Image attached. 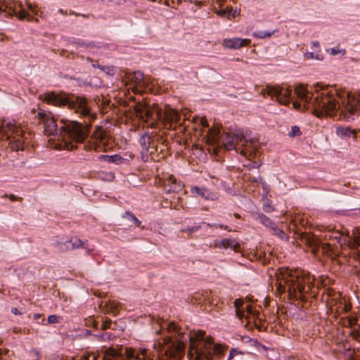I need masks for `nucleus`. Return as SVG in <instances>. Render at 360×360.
I'll return each instance as SVG.
<instances>
[{
	"label": "nucleus",
	"instance_id": "obj_1",
	"mask_svg": "<svg viewBox=\"0 0 360 360\" xmlns=\"http://www.w3.org/2000/svg\"><path fill=\"white\" fill-rule=\"evenodd\" d=\"M48 104L55 106H65L75 112L79 115L81 117L87 119L84 124L77 121H71L61 127L64 132V137L71 141L65 142V146L68 150L76 148L73 143H82L89 135L91 129V122L96 119V114L93 112L91 108V101L85 96L71 95L56 94L54 92H49L44 94L43 99Z\"/></svg>",
	"mask_w": 360,
	"mask_h": 360
},
{
	"label": "nucleus",
	"instance_id": "obj_2",
	"mask_svg": "<svg viewBox=\"0 0 360 360\" xmlns=\"http://www.w3.org/2000/svg\"><path fill=\"white\" fill-rule=\"evenodd\" d=\"M335 96L328 88L314 90L307 104V110L318 117L332 115L338 106L344 108L342 111L349 115L360 112V94L355 96L345 90H335Z\"/></svg>",
	"mask_w": 360,
	"mask_h": 360
},
{
	"label": "nucleus",
	"instance_id": "obj_3",
	"mask_svg": "<svg viewBox=\"0 0 360 360\" xmlns=\"http://www.w3.org/2000/svg\"><path fill=\"white\" fill-rule=\"evenodd\" d=\"M276 276V291L279 295L288 292L289 300H306L305 294L311 290L312 285L308 273L300 269L281 268Z\"/></svg>",
	"mask_w": 360,
	"mask_h": 360
},
{
	"label": "nucleus",
	"instance_id": "obj_4",
	"mask_svg": "<svg viewBox=\"0 0 360 360\" xmlns=\"http://www.w3.org/2000/svg\"><path fill=\"white\" fill-rule=\"evenodd\" d=\"M219 130L217 128L209 129L205 136L206 143L209 145L208 150H212L214 154H218L219 150L223 147L226 150L236 148V146L241 143L243 148L240 153L243 156L248 157L249 160L255 158L257 150V143L253 140H246L243 136H239L230 133H223L219 136Z\"/></svg>",
	"mask_w": 360,
	"mask_h": 360
},
{
	"label": "nucleus",
	"instance_id": "obj_5",
	"mask_svg": "<svg viewBox=\"0 0 360 360\" xmlns=\"http://www.w3.org/2000/svg\"><path fill=\"white\" fill-rule=\"evenodd\" d=\"M134 108L137 117L145 122H150V128H174L181 117L178 112L172 109L162 112L157 103L150 105L145 98L137 102Z\"/></svg>",
	"mask_w": 360,
	"mask_h": 360
},
{
	"label": "nucleus",
	"instance_id": "obj_6",
	"mask_svg": "<svg viewBox=\"0 0 360 360\" xmlns=\"http://www.w3.org/2000/svg\"><path fill=\"white\" fill-rule=\"evenodd\" d=\"M27 139L22 128L16 125L14 121L6 119L0 121V141H8V144L13 150H23Z\"/></svg>",
	"mask_w": 360,
	"mask_h": 360
},
{
	"label": "nucleus",
	"instance_id": "obj_7",
	"mask_svg": "<svg viewBox=\"0 0 360 360\" xmlns=\"http://www.w3.org/2000/svg\"><path fill=\"white\" fill-rule=\"evenodd\" d=\"M183 336L184 334L179 333L176 340H172L170 337H166L162 342L155 343L154 348L160 354L180 359L184 354L185 344L182 340Z\"/></svg>",
	"mask_w": 360,
	"mask_h": 360
},
{
	"label": "nucleus",
	"instance_id": "obj_8",
	"mask_svg": "<svg viewBox=\"0 0 360 360\" xmlns=\"http://www.w3.org/2000/svg\"><path fill=\"white\" fill-rule=\"evenodd\" d=\"M110 136L106 131L100 126H97L91 136L88 146L89 150H94L96 152H105L111 146L110 145Z\"/></svg>",
	"mask_w": 360,
	"mask_h": 360
},
{
	"label": "nucleus",
	"instance_id": "obj_9",
	"mask_svg": "<svg viewBox=\"0 0 360 360\" xmlns=\"http://www.w3.org/2000/svg\"><path fill=\"white\" fill-rule=\"evenodd\" d=\"M165 142L166 139L162 135L154 136L152 138L147 133L143 134L140 139V143L146 150L151 148V149H155V151H158V148H160L161 153H164V151L167 150V145L165 144Z\"/></svg>",
	"mask_w": 360,
	"mask_h": 360
},
{
	"label": "nucleus",
	"instance_id": "obj_10",
	"mask_svg": "<svg viewBox=\"0 0 360 360\" xmlns=\"http://www.w3.org/2000/svg\"><path fill=\"white\" fill-rule=\"evenodd\" d=\"M188 357L190 360H211L213 358L212 347L208 343H200L194 348H189Z\"/></svg>",
	"mask_w": 360,
	"mask_h": 360
},
{
	"label": "nucleus",
	"instance_id": "obj_11",
	"mask_svg": "<svg viewBox=\"0 0 360 360\" xmlns=\"http://www.w3.org/2000/svg\"><path fill=\"white\" fill-rule=\"evenodd\" d=\"M261 92L263 94V95L266 94L271 96V98L276 97V100L281 104L287 105L290 103L291 90L289 89L266 86V88L262 89Z\"/></svg>",
	"mask_w": 360,
	"mask_h": 360
},
{
	"label": "nucleus",
	"instance_id": "obj_12",
	"mask_svg": "<svg viewBox=\"0 0 360 360\" xmlns=\"http://www.w3.org/2000/svg\"><path fill=\"white\" fill-rule=\"evenodd\" d=\"M38 119L44 123V134L47 136L53 135L58 131L56 120L51 112L39 111L37 115Z\"/></svg>",
	"mask_w": 360,
	"mask_h": 360
},
{
	"label": "nucleus",
	"instance_id": "obj_13",
	"mask_svg": "<svg viewBox=\"0 0 360 360\" xmlns=\"http://www.w3.org/2000/svg\"><path fill=\"white\" fill-rule=\"evenodd\" d=\"M129 82L134 84L131 87L134 93H141L144 91L146 82L144 80V75L141 72H134V74L129 77Z\"/></svg>",
	"mask_w": 360,
	"mask_h": 360
},
{
	"label": "nucleus",
	"instance_id": "obj_14",
	"mask_svg": "<svg viewBox=\"0 0 360 360\" xmlns=\"http://www.w3.org/2000/svg\"><path fill=\"white\" fill-rule=\"evenodd\" d=\"M184 187V185L181 181H177L176 178L171 175L165 181V188L167 193H178L181 192Z\"/></svg>",
	"mask_w": 360,
	"mask_h": 360
},
{
	"label": "nucleus",
	"instance_id": "obj_15",
	"mask_svg": "<svg viewBox=\"0 0 360 360\" xmlns=\"http://www.w3.org/2000/svg\"><path fill=\"white\" fill-rule=\"evenodd\" d=\"M3 12L7 13L8 15L12 16L13 15H17L19 20H23L27 17H30L28 14L24 10H21L19 12L15 11V3L12 1H7L3 4Z\"/></svg>",
	"mask_w": 360,
	"mask_h": 360
},
{
	"label": "nucleus",
	"instance_id": "obj_16",
	"mask_svg": "<svg viewBox=\"0 0 360 360\" xmlns=\"http://www.w3.org/2000/svg\"><path fill=\"white\" fill-rule=\"evenodd\" d=\"M251 41L249 39H226L223 41V45L229 49H240L243 46H247L250 44Z\"/></svg>",
	"mask_w": 360,
	"mask_h": 360
},
{
	"label": "nucleus",
	"instance_id": "obj_17",
	"mask_svg": "<svg viewBox=\"0 0 360 360\" xmlns=\"http://www.w3.org/2000/svg\"><path fill=\"white\" fill-rule=\"evenodd\" d=\"M346 232L347 239H345V242L348 243L350 249L358 250L360 246V228L356 227L353 229L352 237L349 236L347 231Z\"/></svg>",
	"mask_w": 360,
	"mask_h": 360
},
{
	"label": "nucleus",
	"instance_id": "obj_18",
	"mask_svg": "<svg viewBox=\"0 0 360 360\" xmlns=\"http://www.w3.org/2000/svg\"><path fill=\"white\" fill-rule=\"evenodd\" d=\"M313 92H309L307 91L304 86L300 85L297 86L295 88V94L297 95V97H299L301 101L303 102L304 108L307 110V103H309V101L311 100V94Z\"/></svg>",
	"mask_w": 360,
	"mask_h": 360
},
{
	"label": "nucleus",
	"instance_id": "obj_19",
	"mask_svg": "<svg viewBox=\"0 0 360 360\" xmlns=\"http://www.w3.org/2000/svg\"><path fill=\"white\" fill-rule=\"evenodd\" d=\"M100 307H102V304L100 305ZM120 309V304L114 300L109 301L108 302L105 303V305L103 307V311L104 313H109L113 315L117 314Z\"/></svg>",
	"mask_w": 360,
	"mask_h": 360
},
{
	"label": "nucleus",
	"instance_id": "obj_20",
	"mask_svg": "<svg viewBox=\"0 0 360 360\" xmlns=\"http://www.w3.org/2000/svg\"><path fill=\"white\" fill-rule=\"evenodd\" d=\"M205 335V332L204 330H198L196 332H193V333H191L189 336V348H194V347L198 346L200 342H202Z\"/></svg>",
	"mask_w": 360,
	"mask_h": 360
},
{
	"label": "nucleus",
	"instance_id": "obj_21",
	"mask_svg": "<svg viewBox=\"0 0 360 360\" xmlns=\"http://www.w3.org/2000/svg\"><path fill=\"white\" fill-rule=\"evenodd\" d=\"M215 245L217 247H223L224 248H231L235 251H237L240 248L238 243L232 239H223L221 241H216Z\"/></svg>",
	"mask_w": 360,
	"mask_h": 360
},
{
	"label": "nucleus",
	"instance_id": "obj_22",
	"mask_svg": "<svg viewBox=\"0 0 360 360\" xmlns=\"http://www.w3.org/2000/svg\"><path fill=\"white\" fill-rule=\"evenodd\" d=\"M336 132L337 134L341 137L352 136L356 139L357 136V131L355 129H351L349 127H339L337 128Z\"/></svg>",
	"mask_w": 360,
	"mask_h": 360
},
{
	"label": "nucleus",
	"instance_id": "obj_23",
	"mask_svg": "<svg viewBox=\"0 0 360 360\" xmlns=\"http://www.w3.org/2000/svg\"><path fill=\"white\" fill-rule=\"evenodd\" d=\"M112 357L113 360H119L121 357L120 352L112 347L107 348L105 351V360H111L110 358Z\"/></svg>",
	"mask_w": 360,
	"mask_h": 360
},
{
	"label": "nucleus",
	"instance_id": "obj_24",
	"mask_svg": "<svg viewBox=\"0 0 360 360\" xmlns=\"http://www.w3.org/2000/svg\"><path fill=\"white\" fill-rule=\"evenodd\" d=\"M217 14L220 17H226L228 19H230L237 15V11L233 10L231 7H226L224 9L217 11Z\"/></svg>",
	"mask_w": 360,
	"mask_h": 360
},
{
	"label": "nucleus",
	"instance_id": "obj_25",
	"mask_svg": "<svg viewBox=\"0 0 360 360\" xmlns=\"http://www.w3.org/2000/svg\"><path fill=\"white\" fill-rule=\"evenodd\" d=\"M341 321L343 326L351 328L357 323L358 319L356 316H345L341 318Z\"/></svg>",
	"mask_w": 360,
	"mask_h": 360
},
{
	"label": "nucleus",
	"instance_id": "obj_26",
	"mask_svg": "<svg viewBox=\"0 0 360 360\" xmlns=\"http://www.w3.org/2000/svg\"><path fill=\"white\" fill-rule=\"evenodd\" d=\"M123 218L129 222L133 223L134 226L139 227L141 226V221H139L133 214L130 213L129 212H126L123 215Z\"/></svg>",
	"mask_w": 360,
	"mask_h": 360
},
{
	"label": "nucleus",
	"instance_id": "obj_27",
	"mask_svg": "<svg viewBox=\"0 0 360 360\" xmlns=\"http://www.w3.org/2000/svg\"><path fill=\"white\" fill-rule=\"evenodd\" d=\"M258 219L259 220V221L264 224V226H269L271 229L272 226H274L273 225V223L272 221H271V219L267 217L266 216H265L264 214H259L258 215Z\"/></svg>",
	"mask_w": 360,
	"mask_h": 360
},
{
	"label": "nucleus",
	"instance_id": "obj_28",
	"mask_svg": "<svg viewBox=\"0 0 360 360\" xmlns=\"http://www.w3.org/2000/svg\"><path fill=\"white\" fill-rule=\"evenodd\" d=\"M271 229L274 232V234L276 235L280 238H281L283 240L288 239V236H287L286 233L283 230L277 229L276 226H272Z\"/></svg>",
	"mask_w": 360,
	"mask_h": 360
},
{
	"label": "nucleus",
	"instance_id": "obj_29",
	"mask_svg": "<svg viewBox=\"0 0 360 360\" xmlns=\"http://www.w3.org/2000/svg\"><path fill=\"white\" fill-rule=\"evenodd\" d=\"M108 161H110V162H115L117 164L122 162V160H123V158H122L121 156H120L118 155L108 156Z\"/></svg>",
	"mask_w": 360,
	"mask_h": 360
},
{
	"label": "nucleus",
	"instance_id": "obj_30",
	"mask_svg": "<svg viewBox=\"0 0 360 360\" xmlns=\"http://www.w3.org/2000/svg\"><path fill=\"white\" fill-rule=\"evenodd\" d=\"M303 240H304L309 246H313L314 245V238L313 236L306 235L303 237Z\"/></svg>",
	"mask_w": 360,
	"mask_h": 360
},
{
	"label": "nucleus",
	"instance_id": "obj_31",
	"mask_svg": "<svg viewBox=\"0 0 360 360\" xmlns=\"http://www.w3.org/2000/svg\"><path fill=\"white\" fill-rule=\"evenodd\" d=\"M304 58L306 59L310 60V59H317V60H322V57H321L319 55L314 56L313 53L309 52L306 53L304 54Z\"/></svg>",
	"mask_w": 360,
	"mask_h": 360
},
{
	"label": "nucleus",
	"instance_id": "obj_32",
	"mask_svg": "<svg viewBox=\"0 0 360 360\" xmlns=\"http://www.w3.org/2000/svg\"><path fill=\"white\" fill-rule=\"evenodd\" d=\"M112 324V321L110 319H106L102 326H101V330H105L108 328H110Z\"/></svg>",
	"mask_w": 360,
	"mask_h": 360
},
{
	"label": "nucleus",
	"instance_id": "obj_33",
	"mask_svg": "<svg viewBox=\"0 0 360 360\" xmlns=\"http://www.w3.org/2000/svg\"><path fill=\"white\" fill-rule=\"evenodd\" d=\"M212 352L214 354H220L223 352L222 347L220 345L216 344L214 346H212Z\"/></svg>",
	"mask_w": 360,
	"mask_h": 360
},
{
	"label": "nucleus",
	"instance_id": "obj_34",
	"mask_svg": "<svg viewBox=\"0 0 360 360\" xmlns=\"http://www.w3.org/2000/svg\"><path fill=\"white\" fill-rule=\"evenodd\" d=\"M300 134H301V132H300L299 127L294 126L292 127L291 132L290 134V136L293 137V136H298Z\"/></svg>",
	"mask_w": 360,
	"mask_h": 360
},
{
	"label": "nucleus",
	"instance_id": "obj_35",
	"mask_svg": "<svg viewBox=\"0 0 360 360\" xmlns=\"http://www.w3.org/2000/svg\"><path fill=\"white\" fill-rule=\"evenodd\" d=\"M200 227V226H192L191 228L183 229H181V231L184 233H191L193 232L197 231Z\"/></svg>",
	"mask_w": 360,
	"mask_h": 360
},
{
	"label": "nucleus",
	"instance_id": "obj_36",
	"mask_svg": "<svg viewBox=\"0 0 360 360\" xmlns=\"http://www.w3.org/2000/svg\"><path fill=\"white\" fill-rule=\"evenodd\" d=\"M86 325L89 326H92L94 328H97L98 326V322L97 321H96L95 319H89L86 321Z\"/></svg>",
	"mask_w": 360,
	"mask_h": 360
},
{
	"label": "nucleus",
	"instance_id": "obj_37",
	"mask_svg": "<svg viewBox=\"0 0 360 360\" xmlns=\"http://www.w3.org/2000/svg\"><path fill=\"white\" fill-rule=\"evenodd\" d=\"M49 323H56L59 321V317L56 315H51L48 317Z\"/></svg>",
	"mask_w": 360,
	"mask_h": 360
},
{
	"label": "nucleus",
	"instance_id": "obj_38",
	"mask_svg": "<svg viewBox=\"0 0 360 360\" xmlns=\"http://www.w3.org/2000/svg\"><path fill=\"white\" fill-rule=\"evenodd\" d=\"M244 304V302L241 299H236L234 301V307L236 309H240Z\"/></svg>",
	"mask_w": 360,
	"mask_h": 360
},
{
	"label": "nucleus",
	"instance_id": "obj_39",
	"mask_svg": "<svg viewBox=\"0 0 360 360\" xmlns=\"http://www.w3.org/2000/svg\"><path fill=\"white\" fill-rule=\"evenodd\" d=\"M5 197L9 198V199L11 201H20L21 202L22 200V198L21 197L15 196L13 194H11L9 195H5Z\"/></svg>",
	"mask_w": 360,
	"mask_h": 360
},
{
	"label": "nucleus",
	"instance_id": "obj_40",
	"mask_svg": "<svg viewBox=\"0 0 360 360\" xmlns=\"http://www.w3.org/2000/svg\"><path fill=\"white\" fill-rule=\"evenodd\" d=\"M201 343H208L210 347H212L213 346V338L212 337H207L205 338V340L202 341Z\"/></svg>",
	"mask_w": 360,
	"mask_h": 360
},
{
	"label": "nucleus",
	"instance_id": "obj_41",
	"mask_svg": "<svg viewBox=\"0 0 360 360\" xmlns=\"http://www.w3.org/2000/svg\"><path fill=\"white\" fill-rule=\"evenodd\" d=\"M350 335L352 337L356 340H359V338L360 336V333L356 330H353L351 331Z\"/></svg>",
	"mask_w": 360,
	"mask_h": 360
},
{
	"label": "nucleus",
	"instance_id": "obj_42",
	"mask_svg": "<svg viewBox=\"0 0 360 360\" xmlns=\"http://www.w3.org/2000/svg\"><path fill=\"white\" fill-rule=\"evenodd\" d=\"M236 316L239 319H242L244 316V312L240 309H236Z\"/></svg>",
	"mask_w": 360,
	"mask_h": 360
},
{
	"label": "nucleus",
	"instance_id": "obj_43",
	"mask_svg": "<svg viewBox=\"0 0 360 360\" xmlns=\"http://www.w3.org/2000/svg\"><path fill=\"white\" fill-rule=\"evenodd\" d=\"M176 330V326L175 323L171 322L168 326V330L172 331V330Z\"/></svg>",
	"mask_w": 360,
	"mask_h": 360
},
{
	"label": "nucleus",
	"instance_id": "obj_44",
	"mask_svg": "<svg viewBox=\"0 0 360 360\" xmlns=\"http://www.w3.org/2000/svg\"><path fill=\"white\" fill-rule=\"evenodd\" d=\"M352 308V305L350 304H346L345 303L344 307L342 308V311L345 312L349 311Z\"/></svg>",
	"mask_w": 360,
	"mask_h": 360
},
{
	"label": "nucleus",
	"instance_id": "obj_45",
	"mask_svg": "<svg viewBox=\"0 0 360 360\" xmlns=\"http://www.w3.org/2000/svg\"><path fill=\"white\" fill-rule=\"evenodd\" d=\"M73 245H75L77 248L83 247L84 243L81 240H77L75 243H73Z\"/></svg>",
	"mask_w": 360,
	"mask_h": 360
},
{
	"label": "nucleus",
	"instance_id": "obj_46",
	"mask_svg": "<svg viewBox=\"0 0 360 360\" xmlns=\"http://www.w3.org/2000/svg\"><path fill=\"white\" fill-rule=\"evenodd\" d=\"M200 123L204 127H208V123H207V121L205 118H201V120H200Z\"/></svg>",
	"mask_w": 360,
	"mask_h": 360
},
{
	"label": "nucleus",
	"instance_id": "obj_47",
	"mask_svg": "<svg viewBox=\"0 0 360 360\" xmlns=\"http://www.w3.org/2000/svg\"><path fill=\"white\" fill-rule=\"evenodd\" d=\"M292 105H293V108L295 109H298L301 106V103L297 101H293Z\"/></svg>",
	"mask_w": 360,
	"mask_h": 360
},
{
	"label": "nucleus",
	"instance_id": "obj_48",
	"mask_svg": "<svg viewBox=\"0 0 360 360\" xmlns=\"http://www.w3.org/2000/svg\"><path fill=\"white\" fill-rule=\"evenodd\" d=\"M248 181H251V182H257L259 181H261L262 179L260 177H259V179L255 178V177H248Z\"/></svg>",
	"mask_w": 360,
	"mask_h": 360
},
{
	"label": "nucleus",
	"instance_id": "obj_49",
	"mask_svg": "<svg viewBox=\"0 0 360 360\" xmlns=\"http://www.w3.org/2000/svg\"><path fill=\"white\" fill-rule=\"evenodd\" d=\"M245 309L248 314H251L252 311V307L250 304L246 305Z\"/></svg>",
	"mask_w": 360,
	"mask_h": 360
},
{
	"label": "nucleus",
	"instance_id": "obj_50",
	"mask_svg": "<svg viewBox=\"0 0 360 360\" xmlns=\"http://www.w3.org/2000/svg\"><path fill=\"white\" fill-rule=\"evenodd\" d=\"M236 352V351L235 349H231L229 353V359H233Z\"/></svg>",
	"mask_w": 360,
	"mask_h": 360
},
{
	"label": "nucleus",
	"instance_id": "obj_51",
	"mask_svg": "<svg viewBox=\"0 0 360 360\" xmlns=\"http://www.w3.org/2000/svg\"><path fill=\"white\" fill-rule=\"evenodd\" d=\"M11 311L13 314H14L15 315H19V314H21V313L20 312V311L17 309V308H13L11 309Z\"/></svg>",
	"mask_w": 360,
	"mask_h": 360
},
{
	"label": "nucleus",
	"instance_id": "obj_52",
	"mask_svg": "<svg viewBox=\"0 0 360 360\" xmlns=\"http://www.w3.org/2000/svg\"><path fill=\"white\" fill-rule=\"evenodd\" d=\"M264 211L269 212H271L272 210V207H271V205H265L264 206Z\"/></svg>",
	"mask_w": 360,
	"mask_h": 360
},
{
	"label": "nucleus",
	"instance_id": "obj_53",
	"mask_svg": "<svg viewBox=\"0 0 360 360\" xmlns=\"http://www.w3.org/2000/svg\"><path fill=\"white\" fill-rule=\"evenodd\" d=\"M7 350L3 351L1 349H0V360H3V356L5 354H6Z\"/></svg>",
	"mask_w": 360,
	"mask_h": 360
},
{
	"label": "nucleus",
	"instance_id": "obj_54",
	"mask_svg": "<svg viewBox=\"0 0 360 360\" xmlns=\"http://www.w3.org/2000/svg\"><path fill=\"white\" fill-rule=\"evenodd\" d=\"M94 67H96L95 65H94ZM96 68H98L103 70H110V68L109 67H104V66H101V65H97Z\"/></svg>",
	"mask_w": 360,
	"mask_h": 360
},
{
	"label": "nucleus",
	"instance_id": "obj_55",
	"mask_svg": "<svg viewBox=\"0 0 360 360\" xmlns=\"http://www.w3.org/2000/svg\"><path fill=\"white\" fill-rule=\"evenodd\" d=\"M27 5H28V8H29L30 10H32V11H34V9L36 8V6H35V5L32 6V5L31 4H30V3H29V4H27Z\"/></svg>",
	"mask_w": 360,
	"mask_h": 360
},
{
	"label": "nucleus",
	"instance_id": "obj_56",
	"mask_svg": "<svg viewBox=\"0 0 360 360\" xmlns=\"http://www.w3.org/2000/svg\"><path fill=\"white\" fill-rule=\"evenodd\" d=\"M41 316V314H34L33 315V318H34V319H39Z\"/></svg>",
	"mask_w": 360,
	"mask_h": 360
},
{
	"label": "nucleus",
	"instance_id": "obj_57",
	"mask_svg": "<svg viewBox=\"0 0 360 360\" xmlns=\"http://www.w3.org/2000/svg\"><path fill=\"white\" fill-rule=\"evenodd\" d=\"M313 46L318 47L319 46V44L318 41L313 42Z\"/></svg>",
	"mask_w": 360,
	"mask_h": 360
},
{
	"label": "nucleus",
	"instance_id": "obj_58",
	"mask_svg": "<svg viewBox=\"0 0 360 360\" xmlns=\"http://www.w3.org/2000/svg\"><path fill=\"white\" fill-rule=\"evenodd\" d=\"M234 217H235L236 218H238V219L240 218V214H238V213H235V214H234Z\"/></svg>",
	"mask_w": 360,
	"mask_h": 360
},
{
	"label": "nucleus",
	"instance_id": "obj_59",
	"mask_svg": "<svg viewBox=\"0 0 360 360\" xmlns=\"http://www.w3.org/2000/svg\"><path fill=\"white\" fill-rule=\"evenodd\" d=\"M219 227H220L221 229L224 228L225 229H227L228 231H230L229 229H228V227H227V226H224L223 225H220V226H219Z\"/></svg>",
	"mask_w": 360,
	"mask_h": 360
},
{
	"label": "nucleus",
	"instance_id": "obj_60",
	"mask_svg": "<svg viewBox=\"0 0 360 360\" xmlns=\"http://www.w3.org/2000/svg\"><path fill=\"white\" fill-rule=\"evenodd\" d=\"M327 290L328 291V294L329 295H331L330 291H332V290H330V288H328V290Z\"/></svg>",
	"mask_w": 360,
	"mask_h": 360
},
{
	"label": "nucleus",
	"instance_id": "obj_61",
	"mask_svg": "<svg viewBox=\"0 0 360 360\" xmlns=\"http://www.w3.org/2000/svg\"><path fill=\"white\" fill-rule=\"evenodd\" d=\"M332 52H333V53H336V51H334V50L333 49V50H332Z\"/></svg>",
	"mask_w": 360,
	"mask_h": 360
},
{
	"label": "nucleus",
	"instance_id": "obj_62",
	"mask_svg": "<svg viewBox=\"0 0 360 360\" xmlns=\"http://www.w3.org/2000/svg\"><path fill=\"white\" fill-rule=\"evenodd\" d=\"M332 52H333V53H336V51H334V50L333 49V50H332Z\"/></svg>",
	"mask_w": 360,
	"mask_h": 360
}]
</instances>
